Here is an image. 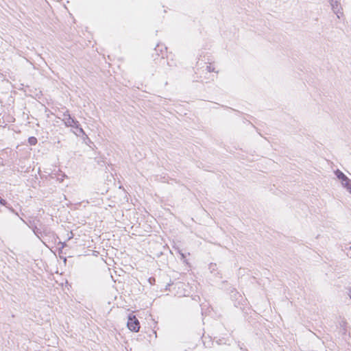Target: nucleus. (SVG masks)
Wrapping results in <instances>:
<instances>
[{"instance_id": "f257e3e1", "label": "nucleus", "mask_w": 351, "mask_h": 351, "mask_svg": "<svg viewBox=\"0 0 351 351\" xmlns=\"http://www.w3.org/2000/svg\"><path fill=\"white\" fill-rule=\"evenodd\" d=\"M127 326L128 329L133 332H138L140 329V323L135 315L128 316Z\"/></svg>"}, {"instance_id": "f03ea898", "label": "nucleus", "mask_w": 351, "mask_h": 351, "mask_svg": "<svg viewBox=\"0 0 351 351\" xmlns=\"http://www.w3.org/2000/svg\"><path fill=\"white\" fill-rule=\"evenodd\" d=\"M329 1L334 13H335L337 17L339 19L341 15L343 14V12H341V8L339 5L340 0H329Z\"/></svg>"}, {"instance_id": "7ed1b4c3", "label": "nucleus", "mask_w": 351, "mask_h": 351, "mask_svg": "<svg viewBox=\"0 0 351 351\" xmlns=\"http://www.w3.org/2000/svg\"><path fill=\"white\" fill-rule=\"evenodd\" d=\"M63 121L66 127L78 128L79 121L71 117L63 119Z\"/></svg>"}, {"instance_id": "20e7f679", "label": "nucleus", "mask_w": 351, "mask_h": 351, "mask_svg": "<svg viewBox=\"0 0 351 351\" xmlns=\"http://www.w3.org/2000/svg\"><path fill=\"white\" fill-rule=\"evenodd\" d=\"M335 174L337 176V178L342 181L344 178L347 177L342 171H341L339 169H337L335 171Z\"/></svg>"}, {"instance_id": "39448f33", "label": "nucleus", "mask_w": 351, "mask_h": 351, "mask_svg": "<svg viewBox=\"0 0 351 351\" xmlns=\"http://www.w3.org/2000/svg\"><path fill=\"white\" fill-rule=\"evenodd\" d=\"M75 129H77V132L75 133V134L77 136H85L87 138H88V136L87 135L85 134L84 130L80 127V124L78 125V128H75Z\"/></svg>"}, {"instance_id": "423d86ee", "label": "nucleus", "mask_w": 351, "mask_h": 351, "mask_svg": "<svg viewBox=\"0 0 351 351\" xmlns=\"http://www.w3.org/2000/svg\"><path fill=\"white\" fill-rule=\"evenodd\" d=\"M28 143L31 145H34L37 143V138L34 136H31L28 138Z\"/></svg>"}, {"instance_id": "0eeeda50", "label": "nucleus", "mask_w": 351, "mask_h": 351, "mask_svg": "<svg viewBox=\"0 0 351 351\" xmlns=\"http://www.w3.org/2000/svg\"><path fill=\"white\" fill-rule=\"evenodd\" d=\"M351 182V180L349 179L348 177L344 178V179L341 181V184L343 187L346 186L348 184H349Z\"/></svg>"}, {"instance_id": "6e6552de", "label": "nucleus", "mask_w": 351, "mask_h": 351, "mask_svg": "<svg viewBox=\"0 0 351 351\" xmlns=\"http://www.w3.org/2000/svg\"><path fill=\"white\" fill-rule=\"evenodd\" d=\"M206 70L208 72H213V71H215V68H213L210 65H207L206 66Z\"/></svg>"}, {"instance_id": "1a4fd4ad", "label": "nucleus", "mask_w": 351, "mask_h": 351, "mask_svg": "<svg viewBox=\"0 0 351 351\" xmlns=\"http://www.w3.org/2000/svg\"><path fill=\"white\" fill-rule=\"evenodd\" d=\"M0 204L3 206H7V202L0 197Z\"/></svg>"}, {"instance_id": "9d476101", "label": "nucleus", "mask_w": 351, "mask_h": 351, "mask_svg": "<svg viewBox=\"0 0 351 351\" xmlns=\"http://www.w3.org/2000/svg\"><path fill=\"white\" fill-rule=\"evenodd\" d=\"M63 116H64V118L71 117V115H70V114H69V110H66V111L63 113Z\"/></svg>"}, {"instance_id": "9b49d317", "label": "nucleus", "mask_w": 351, "mask_h": 351, "mask_svg": "<svg viewBox=\"0 0 351 351\" xmlns=\"http://www.w3.org/2000/svg\"><path fill=\"white\" fill-rule=\"evenodd\" d=\"M344 188H346L349 191V193H351V182L349 184H348Z\"/></svg>"}, {"instance_id": "f8f14e48", "label": "nucleus", "mask_w": 351, "mask_h": 351, "mask_svg": "<svg viewBox=\"0 0 351 351\" xmlns=\"http://www.w3.org/2000/svg\"><path fill=\"white\" fill-rule=\"evenodd\" d=\"M149 282H150L151 284H153V283L155 282V278H150L149 279Z\"/></svg>"}, {"instance_id": "ddd939ff", "label": "nucleus", "mask_w": 351, "mask_h": 351, "mask_svg": "<svg viewBox=\"0 0 351 351\" xmlns=\"http://www.w3.org/2000/svg\"><path fill=\"white\" fill-rule=\"evenodd\" d=\"M215 266H216V265H215V264H213V263H211V264L210 265V269H214Z\"/></svg>"}, {"instance_id": "4468645a", "label": "nucleus", "mask_w": 351, "mask_h": 351, "mask_svg": "<svg viewBox=\"0 0 351 351\" xmlns=\"http://www.w3.org/2000/svg\"><path fill=\"white\" fill-rule=\"evenodd\" d=\"M240 349L243 351H248L247 349H243L242 347H240Z\"/></svg>"}, {"instance_id": "2eb2a0df", "label": "nucleus", "mask_w": 351, "mask_h": 351, "mask_svg": "<svg viewBox=\"0 0 351 351\" xmlns=\"http://www.w3.org/2000/svg\"><path fill=\"white\" fill-rule=\"evenodd\" d=\"M350 299H351V293H350Z\"/></svg>"}]
</instances>
